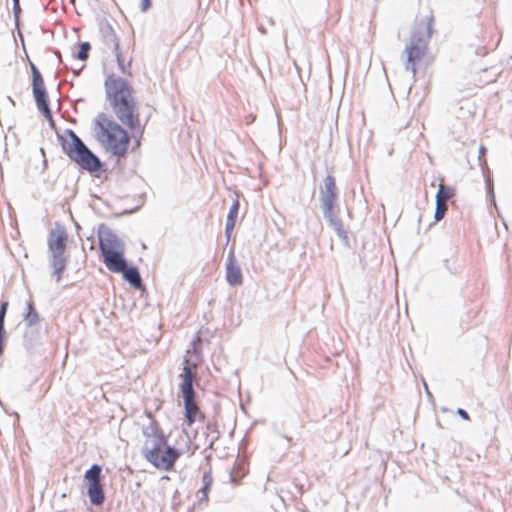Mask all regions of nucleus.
<instances>
[{
  "label": "nucleus",
  "instance_id": "nucleus-24",
  "mask_svg": "<svg viewBox=\"0 0 512 512\" xmlns=\"http://www.w3.org/2000/svg\"><path fill=\"white\" fill-rule=\"evenodd\" d=\"M458 414H459L463 419H465V420H469V419H470V418H469L468 413H467L465 410H463V409H459V410H458Z\"/></svg>",
  "mask_w": 512,
  "mask_h": 512
},
{
  "label": "nucleus",
  "instance_id": "nucleus-10",
  "mask_svg": "<svg viewBox=\"0 0 512 512\" xmlns=\"http://www.w3.org/2000/svg\"><path fill=\"white\" fill-rule=\"evenodd\" d=\"M32 71V91L39 111L42 112L44 117L53 123L52 113L48 105V95L46 92L43 77L40 71L33 63H30Z\"/></svg>",
  "mask_w": 512,
  "mask_h": 512
},
{
  "label": "nucleus",
  "instance_id": "nucleus-1",
  "mask_svg": "<svg viewBox=\"0 0 512 512\" xmlns=\"http://www.w3.org/2000/svg\"><path fill=\"white\" fill-rule=\"evenodd\" d=\"M106 98L116 117L128 128L140 126V115L132 86L123 78L109 75L104 83Z\"/></svg>",
  "mask_w": 512,
  "mask_h": 512
},
{
  "label": "nucleus",
  "instance_id": "nucleus-26",
  "mask_svg": "<svg viewBox=\"0 0 512 512\" xmlns=\"http://www.w3.org/2000/svg\"><path fill=\"white\" fill-rule=\"evenodd\" d=\"M165 447H160V455H163Z\"/></svg>",
  "mask_w": 512,
  "mask_h": 512
},
{
  "label": "nucleus",
  "instance_id": "nucleus-13",
  "mask_svg": "<svg viewBox=\"0 0 512 512\" xmlns=\"http://www.w3.org/2000/svg\"><path fill=\"white\" fill-rule=\"evenodd\" d=\"M226 280L231 286H238L243 283V275L236 262L233 252H230L226 265Z\"/></svg>",
  "mask_w": 512,
  "mask_h": 512
},
{
  "label": "nucleus",
  "instance_id": "nucleus-5",
  "mask_svg": "<svg viewBox=\"0 0 512 512\" xmlns=\"http://www.w3.org/2000/svg\"><path fill=\"white\" fill-rule=\"evenodd\" d=\"M181 383L180 390L183 396L184 411H185V422L187 426H192L195 422H203L205 415L200 410L196 402V393L193 388V382L196 378V373L193 371V367L188 364L183 368V372L180 374Z\"/></svg>",
  "mask_w": 512,
  "mask_h": 512
},
{
  "label": "nucleus",
  "instance_id": "nucleus-12",
  "mask_svg": "<svg viewBox=\"0 0 512 512\" xmlns=\"http://www.w3.org/2000/svg\"><path fill=\"white\" fill-rule=\"evenodd\" d=\"M68 233L64 227L57 226L53 229L48 238V248L51 254H65Z\"/></svg>",
  "mask_w": 512,
  "mask_h": 512
},
{
  "label": "nucleus",
  "instance_id": "nucleus-4",
  "mask_svg": "<svg viewBox=\"0 0 512 512\" xmlns=\"http://www.w3.org/2000/svg\"><path fill=\"white\" fill-rule=\"evenodd\" d=\"M434 16L430 13L418 20L415 31L411 36L410 44L406 46V69L413 75L417 73V66L421 63L428 51V42L433 34Z\"/></svg>",
  "mask_w": 512,
  "mask_h": 512
},
{
  "label": "nucleus",
  "instance_id": "nucleus-9",
  "mask_svg": "<svg viewBox=\"0 0 512 512\" xmlns=\"http://www.w3.org/2000/svg\"><path fill=\"white\" fill-rule=\"evenodd\" d=\"M102 469L94 464L84 474V481L87 485V495L93 505L100 506L105 501V493L101 483Z\"/></svg>",
  "mask_w": 512,
  "mask_h": 512
},
{
  "label": "nucleus",
  "instance_id": "nucleus-16",
  "mask_svg": "<svg viewBox=\"0 0 512 512\" xmlns=\"http://www.w3.org/2000/svg\"><path fill=\"white\" fill-rule=\"evenodd\" d=\"M125 280H127L130 284H132L135 288H139L142 285L140 274L135 267L125 266V270L121 271Z\"/></svg>",
  "mask_w": 512,
  "mask_h": 512
},
{
  "label": "nucleus",
  "instance_id": "nucleus-15",
  "mask_svg": "<svg viewBox=\"0 0 512 512\" xmlns=\"http://www.w3.org/2000/svg\"><path fill=\"white\" fill-rule=\"evenodd\" d=\"M239 213V201L235 199L227 215L225 232L227 240L230 239Z\"/></svg>",
  "mask_w": 512,
  "mask_h": 512
},
{
  "label": "nucleus",
  "instance_id": "nucleus-17",
  "mask_svg": "<svg viewBox=\"0 0 512 512\" xmlns=\"http://www.w3.org/2000/svg\"><path fill=\"white\" fill-rule=\"evenodd\" d=\"M454 196V189L449 186H445L442 182L439 184V189L436 194V201L445 202Z\"/></svg>",
  "mask_w": 512,
  "mask_h": 512
},
{
  "label": "nucleus",
  "instance_id": "nucleus-21",
  "mask_svg": "<svg viewBox=\"0 0 512 512\" xmlns=\"http://www.w3.org/2000/svg\"><path fill=\"white\" fill-rule=\"evenodd\" d=\"M4 322H0V355L2 354L3 352V349H4V340H5V336H6V332L4 330Z\"/></svg>",
  "mask_w": 512,
  "mask_h": 512
},
{
  "label": "nucleus",
  "instance_id": "nucleus-7",
  "mask_svg": "<svg viewBox=\"0 0 512 512\" xmlns=\"http://www.w3.org/2000/svg\"><path fill=\"white\" fill-rule=\"evenodd\" d=\"M99 248L103 256V262L109 271L119 273L125 270L127 263L124 258L123 249L114 235L100 236Z\"/></svg>",
  "mask_w": 512,
  "mask_h": 512
},
{
  "label": "nucleus",
  "instance_id": "nucleus-11",
  "mask_svg": "<svg viewBox=\"0 0 512 512\" xmlns=\"http://www.w3.org/2000/svg\"><path fill=\"white\" fill-rule=\"evenodd\" d=\"M337 198L335 178L328 175L324 179V188L321 190V202L325 215H331Z\"/></svg>",
  "mask_w": 512,
  "mask_h": 512
},
{
  "label": "nucleus",
  "instance_id": "nucleus-19",
  "mask_svg": "<svg viewBox=\"0 0 512 512\" xmlns=\"http://www.w3.org/2000/svg\"><path fill=\"white\" fill-rule=\"evenodd\" d=\"M447 205L445 202L436 201L435 220L440 221L446 214Z\"/></svg>",
  "mask_w": 512,
  "mask_h": 512
},
{
  "label": "nucleus",
  "instance_id": "nucleus-3",
  "mask_svg": "<svg viewBox=\"0 0 512 512\" xmlns=\"http://www.w3.org/2000/svg\"><path fill=\"white\" fill-rule=\"evenodd\" d=\"M96 125L97 140L102 147L114 156L124 157L130 144L127 131L105 114L98 116Z\"/></svg>",
  "mask_w": 512,
  "mask_h": 512
},
{
  "label": "nucleus",
  "instance_id": "nucleus-18",
  "mask_svg": "<svg viewBox=\"0 0 512 512\" xmlns=\"http://www.w3.org/2000/svg\"><path fill=\"white\" fill-rule=\"evenodd\" d=\"M203 487L200 492L202 493V499L208 501V493L211 489L213 483V477L210 472H206L202 477Z\"/></svg>",
  "mask_w": 512,
  "mask_h": 512
},
{
  "label": "nucleus",
  "instance_id": "nucleus-25",
  "mask_svg": "<svg viewBox=\"0 0 512 512\" xmlns=\"http://www.w3.org/2000/svg\"><path fill=\"white\" fill-rule=\"evenodd\" d=\"M13 2H14V11H15V13H17L18 11H20L19 0H13Z\"/></svg>",
  "mask_w": 512,
  "mask_h": 512
},
{
  "label": "nucleus",
  "instance_id": "nucleus-22",
  "mask_svg": "<svg viewBox=\"0 0 512 512\" xmlns=\"http://www.w3.org/2000/svg\"><path fill=\"white\" fill-rule=\"evenodd\" d=\"M152 5V1L151 0H142L141 1V10L142 12H146L150 9Z\"/></svg>",
  "mask_w": 512,
  "mask_h": 512
},
{
  "label": "nucleus",
  "instance_id": "nucleus-20",
  "mask_svg": "<svg viewBox=\"0 0 512 512\" xmlns=\"http://www.w3.org/2000/svg\"><path fill=\"white\" fill-rule=\"evenodd\" d=\"M89 50H90V44L88 42L81 43L80 49L77 53V58L80 60H86L88 58Z\"/></svg>",
  "mask_w": 512,
  "mask_h": 512
},
{
  "label": "nucleus",
  "instance_id": "nucleus-6",
  "mask_svg": "<svg viewBox=\"0 0 512 512\" xmlns=\"http://www.w3.org/2000/svg\"><path fill=\"white\" fill-rule=\"evenodd\" d=\"M63 150L71 160L76 162L81 168L96 172L101 167V162L73 132L69 131L63 138Z\"/></svg>",
  "mask_w": 512,
  "mask_h": 512
},
{
  "label": "nucleus",
  "instance_id": "nucleus-14",
  "mask_svg": "<svg viewBox=\"0 0 512 512\" xmlns=\"http://www.w3.org/2000/svg\"><path fill=\"white\" fill-rule=\"evenodd\" d=\"M67 258L65 254H51L50 265L53 269V274L56 281H60L62 273L66 269Z\"/></svg>",
  "mask_w": 512,
  "mask_h": 512
},
{
  "label": "nucleus",
  "instance_id": "nucleus-23",
  "mask_svg": "<svg viewBox=\"0 0 512 512\" xmlns=\"http://www.w3.org/2000/svg\"><path fill=\"white\" fill-rule=\"evenodd\" d=\"M7 306H8L7 302L2 303L1 310H0V320H4Z\"/></svg>",
  "mask_w": 512,
  "mask_h": 512
},
{
  "label": "nucleus",
  "instance_id": "nucleus-2",
  "mask_svg": "<svg viewBox=\"0 0 512 512\" xmlns=\"http://www.w3.org/2000/svg\"><path fill=\"white\" fill-rule=\"evenodd\" d=\"M142 433L147 443L143 452L145 459L157 469L172 470L175 462L180 457V452L167 445L168 439L160 424L152 420L147 426L143 427Z\"/></svg>",
  "mask_w": 512,
  "mask_h": 512
},
{
  "label": "nucleus",
  "instance_id": "nucleus-8",
  "mask_svg": "<svg viewBox=\"0 0 512 512\" xmlns=\"http://www.w3.org/2000/svg\"><path fill=\"white\" fill-rule=\"evenodd\" d=\"M105 42L115 55L120 70L129 73L132 63L133 43L130 40L120 41L111 29L105 36Z\"/></svg>",
  "mask_w": 512,
  "mask_h": 512
}]
</instances>
